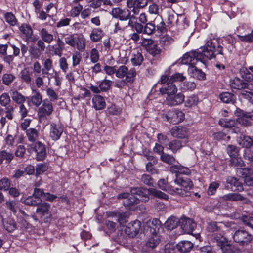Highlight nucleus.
<instances>
[{
  "instance_id": "3",
  "label": "nucleus",
  "mask_w": 253,
  "mask_h": 253,
  "mask_svg": "<svg viewBox=\"0 0 253 253\" xmlns=\"http://www.w3.org/2000/svg\"><path fill=\"white\" fill-rule=\"evenodd\" d=\"M174 182L181 188L174 187V195H179L181 197H188L192 195L191 190L193 188L194 184L191 179L186 176L177 175Z\"/></svg>"
},
{
  "instance_id": "58",
  "label": "nucleus",
  "mask_w": 253,
  "mask_h": 253,
  "mask_svg": "<svg viewBox=\"0 0 253 253\" xmlns=\"http://www.w3.org/2000/svg\"><path fill=\"white\" fill-rule=\"evenodd\" d=\"M196 87V84L195 82L187 81L183 82L181 86L182 90L185 91H192Z\"/></svg>"
},
{
  "instance_id": "11",
  "label": "nucleus",
  "mask_w": 253,
  "mask_h": 253,
  "mask_svg": "<svg viewBox=\"0 0 253 253\" xmlns=\"http://www.w3.org/2000/svg\"><path fill=\"white\" fill-rule=\"evenodd\" d=\"M161 227V222L158 218H153L152 220L147 221L143 226L146 233H149L151 235L155 236L157 235Z\"/></svg>"
},
{
  "instance_id": "40",
  "label": "nucleus",
  "mask_w": 253,
  "mask_h": 253,
  "mask_svg": "<svg viewBox=\"0 0 253 253\" xmlns=\"http://www.w3.org/2000/svg\"><path fill=\"white\" fill-rule=\"evenodd\" d=\"M144 60L143 56L141 52L137 51L132 54L131 62L133 66H140Z\"/></svg>"
},
{
  "instance_id": "5",
  "label": "nucleus",
  "mask_w": 253,
  "mask_h": 253,
  "mask_svg": "<svg viewBox=\"0 0 253 253\" xmlns=\"http://www.w3.org/2000/svg\"><path fill=\"white\" fill-rule=\"evenodd\" d=\"M51 205L45 202H40L37 206L36 213L39 217L45 223H49L52 220L50 211Z\"/></svg>"
},
{
  "instance_id": "2",
  "label": "nucleus",
  "mask_w": 253,
  "mask_h": 253,
  "mask_svg": "<svg viewBox=\"0 0 253 253\" xmlns=\"http://www.w3.org/2000/svg\"><path fill=\"white\" fill-rule=\"evenodd\" d=\"M237 117L236 120L227 118L220 119L219 124L221 126L230 128L231 133H241V128L238 124L244 126H249L252 124L250 120L253 121V110L250 112L245 111L239 108H237L234 111Z\"/></svg>"
},
{
  "instance_id": "47",
  "label": "nucleus",
  "mask_w": 253,
  "mask_h": 253,
  "mask_svg": "<svg viewBox=\"0 0 253 253\" xmlns=\"http://www.w3.org/2000/svg\"><path fill=\"white\" fill-rule=\"evenodd\" d=\"M179 15L175 13L174 11L169 12L168 13L167 23L171 26L178 25Z\"/></svg>"
},
{
  "instance_id": "39",
  "label": "nucleus",
  "mask_w": 253,
  "mask_h": 253,
  "mask_svg": "<svg viewBox=\"0 0 253 253\" xmlns=\"http://www.w3.org/2000/svg\"><path fill=\"white\" fill-rule=\"evenodd\" d=\"M150 196L151 198H158L161 200H168L169 196L166 193L155 188H150Z\"/></svg>"
},
{
  "instance_id": "60",
  "label": "nucleus",
  "mask_w": 253,
  "mask_h": 253,
  "mask_svg": "<svg viewBox=\"0 0 253 253\" xmlns=\"http://www.w3.org/2000/svg\"><path fill=\"white\" fill-rule=\"evenodd\" d=\"M220 186V184L217 181H213L210 183L208 190H207V194L209 196H212L214 195L217 189L219 188Z\"/></svg>"
},
{
  "instance_id": "36",
  "label": "nucleus",
  "mask_w": 253,
  "mask_h": 253,
  "mask_svg": "<svg viewBox=\"0 0 253 253\" xmlns=\"http://www.w3.org/2000/svg\"><path fill=\"white\" fill-rule=\"evenodd\" d=\"M21 33L25 36L27 40L30 39L33 35V30L30 25L23 23L19 27Z\"/></svg>"
},
{
  "instance_id": "16",
  "label": "nucleus",
  "mask_w": 253,
  "mask_h": 253,
  "mask_svg": "<svg viewBox=\"0 0 253 253\" xmlns=\"http://www.w3.org/2000/svg\"><path fill=\"white\" fill-rule=\"evenodd\" d=\"M226 188L232 191L241 192L243 190V185L239 180L234 177L228 176L226 178Z\"/></svg>"
},
{
  "instance_id": "26",
  "label": "nucleus",
  "mask_w": 253,
  "mask_h": 253,
  "mask_svg": "<svg viewBox=\"0 0 253 253\" xmlns=\"http://www.w3.org/2000/svg\"><path fill=\"white\" fill-rule=\"evenodd\" d=\"M248 85L247 83L238 77L234 78L230 81V86L232 89L241 90L247 88Z\"/></svg>"
},
{
  "instance_id": "31",
  "label": "nucleus",
  "mask_w": 253,
  "mask_h": 253,
  "mask_svg": "<svg viewBox=\"0 0 253 253\" xmlns=\"http://www.w3.org/2000/svg\"><path fill=\"white\" fill-rule=\"evenodd\" d=\"M13 153L7 151L6 150H2L0 151V165L3 163L9 164L14 158Z\"/></svg>"
},
{
  "instance_id": "8",
  "label": "nucleus",
  "mask_w": 253,
  "mask_h": 253,
  "mask_svg": "<svg viewBox=\"0 0 253 253\" xmlns=\"http://www.w3.org/2000/svg\"><path fill=\"white\" fill-rule=\"evenodd\" d=\"M118 199H123V205L126 210L134 211L140 203V199L132 193H121L118 195Z\"/></svg>"
},
{
  "instance_id": "50",
  "label": "nucleus",
  "mask_w": 253,
  "mask_h": 253,
  "mask_svg": "<svg viewBox=\"0 0 253 253\" xmlns=\"http://www.w3.org/2000/svg\"><path fill=\"white\" fill-rule=\"evenodd\" d=\"M221 223H217L215 221H211L208 223L206 226V230L208 232L214 233L215 232H220L221 230L219 224Z\"/></svg>"
},
{
  "instance_id": "30",
  "label": "nucleus",
  "mask_w": 253,
  "mask_h": 253,
  "mask_svg": "<svg viewBox=\"0 0 253 253\" xmlns=\"http://www.w3.org/2000/svg\"><path fill=\"white\" fill-rule=\"evenodd\" d=\"M211 241L213 243H216L219 247L223 246V244L227 243V239L224 236L223 232L220 231L219 233H213L211 237Z\"/></svg>"
},
{
  "instance_id": "7",
  "label": "nucleus",
  "mask_w": 253,
  "mask_h": 253,
  "mask_svg": "<svg viewBox=\"0 0 253 253\" xmlns=\"http://www.w3.org/2000/svg\"><path fill=\"white\" fill-rule=\"evenodd\" d=\"M28 152L35 154L37 161H44L47 157V149L45 144L40 141L32 143L28 146Z\"/></svg>"
},
{
  "instance_id": "59",
  "label": "nucleus",
  "mask_w": 253,
  "mask_h": 253,
  "mask_svg": "<svg viewBox=\"0 0 253 253\" xmlns=\"http://www.w3.org/2000/svg\"><path fill=\"white\" fill-rule=\"evenodd\" d=\"M111 84V80L105 79L100 82L99 87L102 92H106L110 89Z\"/></svg>"
},
{
  "instance_id": "28",
  "label": "nucleus",
  "mask_w": 253,
  "mask_h": 253,
  "mask_svg": "<svg viewBox=\"0 0 253 253\" xmlns=\"http://www.w3.org/2000/svg\"><path fill=\"white\" fill-rule=\"evenodd\" d=\"M166 147L173 153L175 154L180 151L183 147V145L181 141L177 139H173L166 144Z\"/></svg>"
},
{
  "instance_id": "53",
  "label": "nucleus",
  "mask_w": 253,
  "mask_h": 253,
  "mask_svg": "<svg viewBox=\"0 0 253 253\" xmlns=\"http://www.w3.org/2000/svg\"><path fill=\"white\" fill-rule=\"evenodd\" d=\"M11 186V181L7 177H4L0 179V190L7 192Z\"/></svg>"
},
{
  "instance_id": "19",
  "label": "nucleus",
  "mask_w": 253,
  "mask_h": 253,
  "mask_svg": "<svg viewBox=\"0 0 253 253\" xmlns=\"http://www.w3.org/2000/svg\"><path fill=\"white\" fill-rule=\"evenodd\" d=\"M159 94L162 95L167 94V97L173 95L177 91V88L176 85L173 83L169 82L166 84L162 85L159 88Z\"/></svg>"
},
{
  "instance_id": "17",
  "label": "nucleus",
  "mask_w": 253,
  "mask_h": 253,
  "mask_svg": "<svg viewBox=\"0 0 253 253\" xmlns=\"http://www.w3.org/2000/svg\"><path fill=\"white\" fill-rule=\"evenodd\" d=\"M53 112L52 103L48 99H45L42 102L41 107L39 108L38 116L40 118H46L50 116Z\"/></svg>"
},
{
  "instance_id": "9",
  "label": "nucleus",
  "mask_w": 253,
  "mask_h": 253,
  "mask_svg": "<svg viewBox=\"0 0 253 253\" xmlns=\"http://www.w3.org/2000/svg\"><path fill=\"white\" fill-rule=\"evenodd\" d=\"M253 236L244 230H237L233 236V240L240 246L248 245L252 241Z\"/></svg>"
},
{
  "instance_id": "49",
  "label": "nucleus",
  "mask_w": 253,
  "mask_h": 253,
  "mask_svg": "<svg viewBox=\"0 0 253 253\" xmlns=\"http://www.w3.org/2000/svg\"><path fill=\"white\" fill-rule=\"evenodd\" d=\"M5 21L11 26H16L18 24V20L15 16L11 12H6L4 15Z\"/></svg>"
},
{
  "instance_id": "34",
  "label": "nucleus",
  "mask_w": 253,
  "mask_h": 253,
  "mask_svg": "<svg viewBox=\"0 0 253 253\" xmlns=\"http://www.w3.org/2000/svg\"><path fill=\"white\" fill-rule=\"evenodd\" d=\"M40 35L41 39L48 44L51 43L54 40L53 35L49 33L45 28H42L40 30Z\"/></svg>"
},
{
  "instance_id": "13",
  "label": "nucleus",
  "mask_w": 253,
  "mask_h": 253,
  "mask_svg": "<svg viewBox=\"0 0 253 253\" xmlns=\"http://www.w3.org/2000/svg\"><path fill=\"white\" fill-rule=\"evenodd\" d=\"M141 226V223L139 220L131 221L125 227V232L129 238H133L139 233Z\"/></svg>"
},
{
  "instance_id": "64",
  "label": "nucleus",
  "mask_w": 253,
  "mask_h": 253,
  "mask_svg": "<svg viewBox=\"0 0 253 253\" xmlns=\"http://www.w3.org/2000/svg\"><path fill=\"white\" fill-rule=\"evenodd\" d=\"M160 158L162 161L169 165L173 164L176 161L175 158L172 155L165 153L161 156Z\"/></svg>"
},
{
  "instance_id": "44",
  "label": "nucleus",
  "mask_w": 253,
  "mask_h": 253,
  "mask_svg": "<svg viewBox=\"0 0 253 253\" xmlns=\"http://www.w3.org/2000/svg\"><path fill=\"white\" fill-rule=\"evenodd\" d=\"M26 134L28 140L33 143L36 142L35 141L39 137V132L38 130L34 128H30L26 130Z\"/></svg>"
},
{
  "instance_id": "48",
  "label": "nucleus",
  "mask_w": 253,
  "mask_h": 253,
  "mask_svg": "<svg viewBox=\"0 0 253 253\" xmlns=\"http://www.w3.org/2000/svg\"><path fill=\"white\" fill-rule=\"evenodd\" d=\"M243 158L246 163L253 168V151L250 149H245L243 152Z\"/></svg>"
},
{
  "instance_id": "38",
  "label": "nucleus",
  "mask_w": 253,
  "mask_h": 253,
  "mask_svg": "<svg viewBox=\"0 0 253 253\" xmlns=\"http://www.w3.org/2000/svg\"><path fill=\"white\" fill-rule=\"evenodd\" d=\"M184 102L186 107L191 108L198 104L199 103V97L196 94H192L188 96L186 99L184 100Z\"/></svg>"
},
{
  "instance_id": "6",
  "label": "nucleus",
  "mask_w": 253,
  "mask_h": 253,
  "mask_svg": "<svg viewBox=\"0 0 253 253\" xmlns=\"http://www.w3.org/2000/svg\"><path fill=\"white\" fill-rule=\"evenodd\" d=\"M162 119L170 124H178L185 119V114L181 110L172 109L161 114Z\"/></svg>"
},
{
  "instance_id": "25",
  "label": "nucleus",
  "mask_w": 253,
  "mask_h": 253,
  "mask_svg": "<svg viewBox=\"0 0 253 253\" xmlns=\"http://www.w3.org/2000/svg\"><path fill=\"white\" fill-rule=\"evenodd\" d=\"M239 144L245 149H250L253 147L252 136L241 134L239 137Z\"/></svg>"
},
{
  "instance_id": "15",
  "label": "nucleus",
  "mask_w": 253,
  "mask_h": 253,
  "mask_svg": "<svg viewBox=\"0 0 253 253\" xmlns=\"http://www.w3.org/2000/svg\"><path fill=\"white\" fill-rule=\"evenodd\" d=\"M170 133L173 137L178 139H185L188 137V129L182 126H173L170 130Z\"/></svg>"
},
{
  "instance_id": "10",
  "label": "nucleus",
  "mask_w": 253,
  "mask_h": 253,
  "mask_svg": "<svg viewBox=\"0 0 253 253\" xmlns=\"http://www.w3.org/2000/svg\"><path fill=\"white\" fill-rule=\"evenodd\" d=\"M141 45L145 47L146 51L153 57L159 55L161 53V49L155 41L151 39H144Z\"/></svg>"
},
{
  "instance_id": "56",
  "label": "nucleus",
  "mask_w": 253,
  "mask_h": 253,
  "mask_svg": "<svg viewBox=\"0 0 253 253\" xmlns=\"http://www.w3.org/2000/svg\"><path fill=\"white\" fill-rule=\"evenodd\" d=\"M16 79V77L11 73H5L2 75L1 81L2 84L9 86Z\"/></svg>"
},
{
  "instance_id": "23",
  "label": "nucleus",
  "mask_w": 253,
  "mask_h": 253,
  "mask_svg": "<svg viewBox=\"0 0 253 253\" xmlns=\"http://www.w3.org/2000/svg\"><path fill=\"white\" fill-rule=\"evenodd\" d=\"M92 102L93 107L95 110H101L106 107V103L105 98L99 94H95L93 96Z\"/></svg>"
},
{
  "instance_id": "35",
  "label": "nucleus",
  "mask_w": 253,
  "mask_h": 253,
  "mask_svg": "<svg viewBox=\"0 0 253 253\" xmlns=\"http://www.w3.org/2000/svg\"><path fill=\"white\" fill-rule=\"evenodd\" d=\"M103 36L104 33L101 29L94 28L90 34V38L92 42H96L99 41Z\"/></svg>"
},
{
  "instance_id": "22",
  "label": "nucleus",
  "mask_w": 253,
  "mask_h": 253,
  "mask_svg": "<svg viewBox=\"0 0 253 253\" xmlns=\"http://www.w3.org/2000/svg\"><path fill=\"white\" fill-rule=\"evenodd\" d=\"M57 44L52 46H49L51 49L50 51L52 52L53 55L58 56L61 57L62 55V52L65 50V44L64 42L58 37L56 39Z\"/></svg>"
},
{
  "instance_id": "42",
  "label": "nucleus",
  "mask_w": 253,
  "mask_h": 253,
  "mask_svg": "<svg viewBox=\"0 0 253 253\" xmlns=\"http://www.w3.org/2000/svg\"><path fill=\"white\" fill-rule=\"evenodd\" d=\"M229 166L236 168V170L240 167L245 166L244 161L239 156L231 157L229 160Z\"/></svg>"
},
{
  "instance_id": "27",
  "label": "nucleus",
  "mask_w": 253,
  "mask_h": 253,
  "mask_svg": "<svg viewBox=\"0 0 253 253\" xmlns=\"http://www.w3.org/2000/svg\"><path fill=\"white\" fill-rule=\"evenodd\" d=\"M4 228L9 233L13 232L17 228L15 221L11 217H7L2 219Z\"/></svg>"
},
{
  "instance_id": "52",
  "label": "nucleus",
  "mask_w": 253,
  "mask_h": 253,
  "mask_svg": "<svg viewBox=\"0 0 253 253\" xmlns=\"http://www.w3.org/2000/svg\"><path fill=\"white\" fill-rule=\"evenodd\" d=\"M223 198L225 200H230L232 201H243L245 199V198L241 194L233 193L224 195Z\"/></svg>"
},
{
  "instance_id": "37",
  "label": "nucleus",
  "mask_w": 253,
  "mask_h": 253,
  "mask_svg": "<svg viewBox=\"0 0 253 253\" xmlns=\"http://www.w3.org/2000/svg\"><path fill=\"white\" fill-rule=\"evenodd\" d=\"M192 243L188 241H182L177 244V249L181 253L189 252L193 248Z\"/></svg>"
},
{
  "instance_id": "21",
  "label": "nucleus",
  "mask_w": 253,
  "mask_h": 253,
  "mask_svg": "<svg viewBox=\"0 0 253 253\" xmlns=\"http://www.w3.org/2000/svg\"><path fill=\"white\" fill-rule=\"evenodd\" d=\"M50 137L54 141L59 140L63 132V128L54 123L50 124Z\"/></svg>"
},
{
  "instance_id": "61",
  "label": "nucleus",
  "mask_w": 253,
  "mask_h": 253,
  "mask_svg": "<svg viewBox=\"0 0 253 253\" xmlns=\"http://www.w3.org/2000/svg\"><path fill=\"white\" fill-rule=\"evenodd\" d=\"M212 137L214 140L218 141L229 140L230 138V136H227L226 133L222 131L214 132L212 134Z\"/></svg>"
},
{
  "instance_id": "63",
  "label": "nucleus",
  "mask_w": 253,
  "mask_h": 253,
  "mask_svg": "<svg viewBox=\"0 0 253 253\" xmlns=\"http://www.w3.org/2000/svg\"><path fill=\"white\" fill-rule=\"evenodd\" d=\"M11 102L10 97L8 93L4 92L0 96V104L3 107L10 105Z\"/></svg>"
},
{
  "instance_id": "20",
  "label": "nucleus",
  "mask_w": 253,
  "mask_h": 253,
  "mask_svg": "<svg viewBox=\"0 0 253 253\" xmlns=\"http://www.w3.org/2000/svg\"><path fill=\"white\" fill-rule=\"evenodd\" d=\"M185 96L181 93L177 94L174 93L173 95L166 97L167 104L170 106H174L181 104L184 101Z\"/></svg>"
},
{
  "instance_id": "54",
  "label": "nucleus",
  "mask_w": 253,
  "mask_h": 253,
  "mask_svg": "<svg viewBox=\"0 0 253 253\" xmlns=\"http://www.w3.org/2000/svg\"><path fill=\"white\" fill-rule=\"evenodd\" d=\"M226 150L230 158L239 156V155L240 148L236 145H228Z\"/></svg>"
},
{
  "instance_id": "45",
  "label": "nucleus",
  "mask_w": 253,
  "mask_h": 253,
  "mask_svg": "<svg viewBox=\"0 0 253 253\" xmlns=\"http://www.w3.org/2000/svg\"><path fill=\"white\" fill-rule=\"evenodd\" d=\"M11 96L13 101L17 104H23L26 101L25 97L16 90L11 93Z\"/></svg>"
},
{
  "instance_id": "41",
  "label": "nucleus",
  "mask_w": 253,
  "mask_h": 253,
  "mask_svg": "<svg viewBox=\"0 0 253 253\" xmlns=\"http://www.w3.org/2000/svg\"><path fill=\"white\" fill-rule=\"evenodd\" d=\"M20 201L28 206H37L40 202H41V199H37L34 196L32 195L28 196L26 198H21Z\"/></svg>"
},
{
  "instance_id": "62",
  "label": "nucleus",
  "mask_w": 253,
  "mask_h": 253,
  "mask_svg": "<svg viewBox=\"0 0 253 253\" xmlns=\"http://www.w3.org/2000/svg\"><path fill=\"white\" fill-rule=\"evenodd\" d=\"M65 44L70 45L71 47L75 48L78 44V42L76 40L75 35L71 34L68 35L67 37H65Z\"/></svg>"
},
{
  "instance_id": "24",
  "label": "nucleus",
  "mask_w": 253,
  "mask_h": 253,
  "mask_svg": "<svg viewBox=\"0 0 253 253\" xmlns=\"http://www.w3.org/2000/svg\"><path fill=\"white\" fill-rule=\"evenodd\" d=\"M218 98L224 103L231 104H235L237 100L236 95L229 92H222L219 94Z\"/></svg>"
},
{
  "instance_id": "1",
  "label": "nucleus",
  "mask_w": 253,
  "mask_h": 253,
  "mask_svg": "<svg viewBox=\"0 0 253 253\" xmlns=\"http://www.w3.org/2000/svg\"><path fill=\"white\" fill-rule=\"evenodd\" d=\"M219 41V38H210L204 46L187 52L183 55L181 63L191 66L194 77L200 81L206 79V74L195 66L198 62L206 64L208 60L215 58L217 55L224 56L223 47Z\"/></svg>"
},
{
  "instance_id": "29",
  "label": "nucleus",
  "mask_w": 253,
  "mask_h": 253,
  "mask_svg": "<svg viewBox=\"0 0 253 253\" xmlns=\"http://www.w3.org/2000/svg\"><path fill=\"white\" fill-rule=\"evenodd\" d=\"M158 187L162 190L166 191L171 195H174V186L169 184L164 179H160L158 181Z\"/></svg>"
},
{
  "instance_id": "32",
  "label": "nucleus",
  "mask_w": 253,
  "mask_h": 253,
  "mask_svg": "<svg viewBox=\"0 0 253 253\" xmlns=\"http://www.w3.org/2000/svg\"><path fill=\"white\" fill-rule=\"evenodd\" d=\"M32 93L33 95L28 98V102L30 101L34 105L38 107L42 102V95L37 89H32Z\"/></svg>"
},
{
  "instance_id": "46",
  "label": "nucleus",
  "mask_w": 253,
  "mask_h": 253,
  "mask_svg": "<svg viewBox=\"0 0 253 253\" xmlns=\"http://www.w3.org/2000/svg\"><path fill=\"white\" fill-rule=\"evenodd\" d=\"M32 72L26 68L22 70L20 72V76L22 81L26 84H30L32 80Z\"/></svg>"
},
{
  "instance_id": "57",
  "label": "nucleus",
  "mask_w": 253,
  "mask_h": 253,
  "mask_svg": "<svg viewBox=\"0 0 253 253\" xmlns=\"http://www.w3.org/2000/svg\"><path fill=\"white\" fill-rule=\"evenodd\" d=\"M240 74L245 81L250 82L253 79V75L247 68L243 67L240 70Z\"/></svg>"
},
{
  "instance_id": "18",
  "label": "nucleus",
  "mask_w": 253,
  "mask_h": 253,
  "mask_svg": "<svg viewBox=\"0 0 253 253\" xmlns=\"http://www.w3.org/2000/svg\"><path fill=\"white\" fill-rule=\"evenodd\" d=\"M236 173L239 176L244 178L249 185H253V169L252 168L240 167L236 170Z\"/></svg>"
},
{
  "instance_id": "55",
  "label": "nucleus",
  "mask_w": 253,
  "mask_h": 253,
  "mask_svg": "<svg viewBox=\"0 0 253 253\" xmlns=\"http://www.w3.org/2000/svg\"><path fill=\"white\" fill-rule=\"evenodd\" d=\"M156 31V25L155 21H152L145 24L144 26L143 34L151 35Z\"/></svg>"
},
{
  "instance_id": "51",
  "label": "nucleus",
  "mask_w": 253,
  "mask_h": 253,
  "mask_svg": "<svg viewBox=\"0 0 253 253\" xmlns=\"http://www.w3.org/2000/svg\"><path fill=\"white\" fill-rule=\"evenodd\" d=\"M29 52L33 58L38 59L40 58L43 52L40 50L36 45L31 44L29 46Z\"/></svg>"
},
{
  "instance_id": "33",
  "label": "nucleus",
  "mask_w": 253,
  "mask_h": 253,
  "mask_svg": "<svg viewBox=\"0 0 253 253\" xmlns=\"http://www.w3.org/2000/svg\"><path fill=\"white\" fill-rule=\"evenodd\" d=\"M224 40L225 43H222V44L224 46L225 44H229L227 47L225 46V48H227L230 52H232L236 47L235 43H236V41L235 38L232 35H228L224 37Z\"/></svg>"
},
{
  "instance_id": "12",
  "label": "nucleus",
  "mask_w": 253,
  "mask_h": 253,
  "mask_svg": "<svg viewBox=\"0 0 253 253\" xmlns=\"http://www.w3.org/2000/svg\"><path fill=\"white\" fill-rule=\"evenodd\" d=\"M130 193L137 197L140 202H146L150 199V188L147 189L143 187H134L130 188Z\"/></svg>"
},
{
  "instance_id": "14",
  "label": "nucleus",
  "mask_w": 253,
  "mask_h": 253,
  "mask_svg": "<svg viewBox=\"0 0 253 253\" xmlns=\"http://www.w3.org/2000/svg\"><path fill=\"white\" fill-rule=\"evenodd\" d=\"M112 15L121 21H126L130 19L131 12L127 8L116 7L112 9Z\"/></svg>"
},
{
  "instance_id": "43",
  "label": "nucleus",
  "mask_w": 253,
  "mask_h": 253,
  "mask_svg": "<svg viewBox=\"0 0 253 253\" xmlns=\"http://www.w3.org/2000/svg\"><path fill=\"white\" fill-rule=\"evenodd\" d=\"M128 236L124 231L122 230H119L117 234L115 237L116 241L120 245H125L127 243V239Z\"/></svg>"
},
{
  "instance_id": "4",
  "label": "nucleus",
  "mask_w": 253,
  "mask_h": 253,
  "mask_svg": "<svg viewBox=\"0 0 253 253\" xmlns=\"http://www.w3.org/2000/svg\"><path fill=\"white\" fill-rule=\"evenodd\" d=\"M181 223V226L183 229L187 230L188 229H193L195 222L193 220L190 218H186L184 220H182L181 222L178 218L171 216L169 217L165 222L164 225L166 228L169 230H172L176 228L178 224Z\"/></svg>"
}]
</instances>
